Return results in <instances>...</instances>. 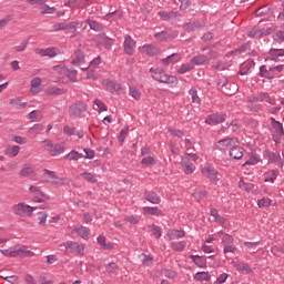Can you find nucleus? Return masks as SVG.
I'll use <instances>...</instances> for the list:
<instances>
[{"label":"nucleus","mask_w":284,"mask_h":284,"mask_svg":"<svg viewBox=\"0 0 284 284\" xmlns=\"http://www.w3.org/2000/svg\"><path fill=\"white\" fill-rule=\"evenodd\" d=\"M75 58L77 59L73 61V65H78L80 70H88V68H99V65L101 64L100 57L93 59L90 62V65L85 64V57H83V52L81 51H75Z\"/></svg>","instance_id":"1"},{"label":"nucleus","mask_w":284,"mask_h":284,"mask_svg":"<svg viewBox=\"0 0 284 284\" xmlns=\"http://www.w3.org/2000/svg\"><path fill=\"white\" fill-rule=\"evenodd\" d=\"M239 144V140L234 138H225L216 142L215 146L221 152H229L234 150V148Z\"/></svg>","instance_id":"2"},{"label":"nucleus","mask_w":284,"mask_h":284,"mask_svg":"<svg viewBox=\"0 0 284 284\" xmlns=\"http://www.w3.org/2000/svg\"><path fill=\"white\" fill-rule=\"evenodd\" d=\"M37 210L34 206H30L26 203H19L13 205V212L18 216H32V213Z\"/></svg>","instance_id":"3"},{"label":"nucleus","mask_w":284,"mask_h":284,"mask_svg":"<svg viewBox=\"0 0 284 284\" xmlns=\"http://www.w3.org/2000/svg\"><path fill=\"white\" fill-rule=\"evenodd\" d=\"M43 179L47 183H51V185H65V179L58 178L54 171H50L48 169L44 170Z\"/></svg>","instance_id":"4"},{"label":"nucleus","mask_w":284,"mask_h":284,"mask_svg":"<svg viewBox=\"0 0 284 284\" xmlns=\"http://www.w3.org/2000/svg\"><path fill=\"white\" fill-rule=\"evenodd\" d=\"M150 72H153V79L160 83H178L176 77L168 75L165 73L159 74V69L151 68Z\"/></svg>","instance_id":"5"},{"label":"nucleus","mask_w":284,"mask_h":284,"mask_svg":"<svg viewBox=\"0 0 284 284\" xmlns=\"http://www.w3.org/2000/svg\"><path fill=\"white\" fill-rule=\"evenodd\" d=\"M202 174L206 179H210V181H212V183H219V171H216V169H214V166H212V164H206L202 169Z\"/></svg>","instance_id":"6"},{"label":"nucleus","mask_w":284,"mask_h":284,"mask_svg":"<svg viewBox=\"0 0 284 284\" xmlns=\"http://www.w3.org/2000/svg\"><path fill=\"white\" fill-rule=\"evenodd\" d=\"M34 52L36 54H39V57H49V59H54V57H59V54H61V51L54 47L47 49L37 48L34 49Z\"/></svg>","instance_id":"7"},{"label":"nucleus","mask_w":284,"mask_h":284,"mask_svg":"<svg viewBox=\"0 0 284 284\" xmlns=\"http://www.w3.org/2000/svg\"><path fill=\"white\" fill-rule=\"evenodd\" d=\"M134 50H136V42L130 37H124V51L126 54H134Z\"/></svg>","instance_id":"8"},{"label":"nucleus","mask_w":284,"mask_h":284,"mask_svg":"<svg viewBox=\"0 0 284 284\" xmlns=\"http://www.w3.org/2000/svg\"><path fill=\"white\" fill-rule=\"evenodd\" d=\"M225 121V115L221 113H214L206 118L205 123L207 125H217V123H223Z\"/></svg>","instance_id":"9"},{"label":"nucleus","mask_w":284,"mask_h":284,"mask_svg":"<svg viewBox=\"0 0 284 284\" xmlns=\"http://www.w3.org/2000/svg\"><path fill=\"white\" fill-rule=\"evenodd\" d=\"M139 52L142 54H148L149 57H156V54H159V48L152 44H144L143 47L139 48Z\"/></svg>","instance_id":"10"},{"label":"nucleus","mask_w":284,"mask_h":284,"mask_svg":"<svg viewBox=\"0 0 284 284\" xmlns=\"http://www.w3.org/2000/svg\"><path fill=\"white\" fill-rule=\"evenodd\" d=\"M214 57H216V54L211 53L209 57L206 55H197L194 57L191 62L193 63V65H205V63H207L210 61V59H214Z\"/></svg>","instance_id":"11"},{"label":"nucleus","mask_w":284,"mask_h":284,"mask_svg":"<svg viewBox=\"0 0 284 284\" xmlns=\"http://www.w3.org/2000/svg\"><path fill=\"white\" fill-rule=\"evenodd\" d=\"M41 83H42V80L39 77H36L30 81L31 94H39L41 92Z\"/></svg>","instance_id":"12"},{"label":"nucleus","mask_w":284,"mask_h":284,"mask_svg":"<svg viewBox=\"0 0 284 284\" xmlns=\"http://www.w3.org/2000/svg\"><path fill=\"white\" fill-rule=\"evenodd\" d=\"M142 210L145 216H163V211H161L156 206H153V207L144 206Z\"/></svg>","instance_id":"13"},{"label":"nucleus","mask_w":284,"mask_h":284,"mask_svg":"<svg viewBox=\"0 0 284 284\" xmlns=\"http://www.w3.org/2000/svg\"><path fill=\"white\" fill-rule=\"evenodd\" d=\"M17 256H24L26 258H32V256H34V252L28 250V246L22 245L16 250V257Z\"/></svg>","instance_id":"14"},{"label":"nucleus","mask_w":284,"mask_h":284,"mask_svg":"<svg viewBox=\"0 0 284 284\" xmlns=\"http://www.w3.org/2000/svg\"><path fill=\"white\" fill-rule=\"evenodd\" d=\"M102 85L108 92H116V90H121V84L111 80H103Z\"/></svg>","instance_id":"15"},{"label":"nucleus","mask_w":284,"mask_h":284,"mask_svg":"<svg viewBox=\"0 0 284 284\" xmlns=\"http://www.w3.org/2000/svg\"><path fill=\"white\" fill-rule=\"evenodd\" d=\"M270 121L273 130L275 131L276 136H283L284 134L283 124L276 121V119L274 118H271Z\"/></svg>","instance_id":"16"},{"label":"nucleus","mask_w":284,"mask_h":284,"mask_svg":"<svg viewBox=\"0 0 284 284\" xmlns=\"http://www.w3.org/2000/svg\"><path fill=\"white\" fill-rule=\"evenodd\" d=\"M19 152H21V146L19 145L8 146L4 150L6 156H10L11 159H14V156H19Z\"/></svg>","instance_id":"17"},{"label":"nucleus","mask_w":284,"mask_h":284,"mask_svg":"<svg viewBox=\"0 0 284 284\" xmlns=\"http://www.w3.org/2000/svg\"><path fill=\"white\" fill-rule=\"evenodd\" d=\"M29 194H34V196H41L42 199H47V201H50V195H47L45 192H43L39 186H30Z\"/></svg>","instance_id":"18"},{"label":"nucleus","mask_w":284,"mask_h":284,"mask_svg":"<svg viewBox=\"0 0 284 284\" xmlns=\"http://www.w3.org/2000/svg\"><path fill=\"white\" fill-rule=\"evenodd\" d=\"M144 199H146L149 203H153V205H159V203H161V196H159L156 193L145 192Z\"/></svg>","instance_id":"19"},{"label":"nucleus","mask_w":284,"mask_h":284,"mask_svg":"<svg viewBox=\"0 0 284 284\" xmlns=\"http://www.w3.org/2000/svg\"><path fill=\"white\" fill-rule=\"evenodd\" d=\"M179 61H181V55L178 53H173V54L169 55L168 58L162 59L161 63H163L164 65H170V63L174 64V63H179Z\"/></svg>","instance_id":"20"},{"label":"nucleus","mask_w":284,"mask_h":284,"mask_svg":"<svg viewBox=\"0 0 284 284\" xmlns=\"http://www.w3.org/2000/svg\"><path fill=\"white\" fill-rule=\"evenodd\" d=\"M182 165L184 168L185 174H192L194 170H196V166H194V164L187 158L182 160Z\"/></svg>","instance_id":"21"},{"label":"nucleus","mask_w":284,"mask_h":284,"mask_svg":"<svg viewBox=\"0 0 284 284\" xmlns=\"http://www.w3.org/2000/svg\"><path fill=\"white\" fill-rule=\"evenodd\" d=\"M21 176H34L37 174V169L30 164H26L21 171H20Z\"/></svg>","instance_id":"22"},{"label":"nucleus","mask_w":284,"mask_h":284,"mask_svg":"<svg viewBox=\"0 0 284 284\" xmlns=\"http://www.w3.org/2000/svg\"><path fill=\"white\" fill-rule=\"evenodd\" d=\"M43 130V124H34L29 129V136H32V139H37V136H39V134H41Z\"/></svg>","instance_id":"23"},{"label":"nucleus","mask_w":284,"mask_h":284,"mask_svg":"<svg viewBox=\"0 0 284 284\" xmlns=\"http://www.w3.org/2000/svg\"><path fill=\"white\" fill-rule=\"evenodd\" d=\"M73 232H75L78 236H81V239H84L85 241L90 239V230H88L85 226L75 227Z\"/></svg>","instance_id":"24"},{"label":"nucleus","mask_w":284,"mask_h":284,"mask_svg":"<svg viewBox=\"0 0 284 284\" xmlns=\"http://www.w3.org/2000/svg\"><path fill=\"white\" fill-rule=\"evenodd\" d=\"M278 176V170H272L264 173V183H274Z\"/></svg>","instance_id":"25"},{"label":"nucleus","mask_w":284,"mask_h":284,"mask_svg":"<svg viewBox=\"0 0 284 284\" xmlns=\"http://www.w3.org/2000/svg\"><path fill=\"white\" fill-rule=\"evenodd\" d=\"M267 34H272V29H256V30H252L250 33H248V37H253V38H256V37H265Z\"/></svg>","instance_id":"26"},{"label":"nucleus","mask_w":284,"mask_h":284,"mask_svg":"<svg viewBox=\"0 0 284 284\" xmlns=\"http://www.w3.org/2000/svg\"><path fill=\"white\" fill-rule=\"evenodd\" d=\"M63 152H65L64 144H53L49 154H51V156H59V154H63Z\"/></svg>","instance_id":"27"},{"label":"nucleus","mask_w":284,"mask_h":284,"mask_svg":"<svg viewBox=\"0 0 284 284\" xmlns=\"http://www.w3.org/2000/svg\"><path fill=\"white\" fill-rule=\"evenodd\" d=\"M231 159H235V160H239V159H243V148H241V145H236L234 149H232L230 152H229Z\"/></svg>","instance_id":"28"},{"label":"nucleus","mask_w":284,"mask_h":284,"mask_svg":"<svg viewBox=\"0 0 284 284\" xmlns=\"http://www.w3.org/2000/svg\"><path fill=\"white\" fill-rule=\"evenodd\" d=\"M87 108L85 104L83 103H77L73 106V116H75L77 119H79V116H82L83 113L85 112Z\"/></svg>","instance_id":"29"},{"label":"nucleus","mask_w":284,"mask_h":284,"mask_svg":"<svg viewBox=\"0 0 284 284\" xmlns=\"http://www.w3.org/2000/svg\"><path fill=\"white\" fill-rule=\"evenodd\" d=\"M166 236H169L171 241L176 239H183V236H185V232L179 230H170L168 231Z\"/></svg>","instance_id":"30"},{"label":"nucleus","mask_w":284,"mask_h":284,"mask_svg":"<svg viewBox=\"0 0 284 284\" xmlns=\"http://www.w3.org/2000/svg\"><path fill=\"white\" fill-rule=\"evenodd\" d=\"M234 267L239 272H245L246 274H252V268L250 267V265L247 263L237 262V263H234Z\"/></svg>","instance_id":"31"},{"label":"nucleus","mask_w":284,"mask_h":284,"mask_svg":"<svg viewBox=\"0 0 284 284\" xmlns=\"http://www.w3.org/2000/svg\"><path fill=\"white\" fill-rule=\"evenodd\" d=\"M10 105H13V108H17V110H23L28 106V103L22 102L20 99L11 98L9 100Z\"/></svg>","instance_id":"32"},{"label":"nucleus","mask_w":284,"mask_h":284,"mask_svg":"<svg viewBox=\"0 0 284 284\" xmlns=\"http://www.w3.org/2000/svg\"><path fill=\"white\" fill-rule=\"evenodd\" d=\"M193 278L194 281L203 283V281H210V278H212V275H210L209 272H197Z\"/></svg>","instance_id":"33"},{"label":"nucleus","mask_w":284,"mask_h":284,"mask_svg":"<svg viewBox=\"0 0 284 284\" xmlns=\"http://www.w3.org/2000/svg\"><path fill=\"white\" fill-rule=\"evenodd\" d=\"M250 101L253 103H256V101H266V103L274 105V100H272L267 93H261L258 98H253Z\"/></svg>","instance_id":"34"},{"label":"nucleus","mask_w":284,"mask_h":284,"mask_svg":"<svg viewBox=\"0 0 284 284\" xmlns=\"http://www.w3.org/2000/svg\"><path fill=\"white\" fill-rule=\"evenodd\" d=\"M240 190H243L244 192H253L254 191V184L250 182H245V180H240L239 182Z\"/></svg>","instance_id":"35"},{"label":"nucleus","mask_w":284,"mask_h":284,"mask_svg":"<svg viewBox=\"0 0 284 284\" xmlns=\"http://www.w3.org/2000/svg\"><path fill=\"white\" fill-rule=\"evenodd\" d=\"M53 30L55 32H59V30H70L72 28L71 22H58L52 26Z\"/></svg>","instance_id":"36"},{"label":"nucleus","mask_w":284,"mask_h":284,"mask_svg":"<svg viewBox=\"0 0 284 284\" xmlns=\"http://www.w3.org/2000/svg\"><path fill=\"white\" fill-rule=\"evenodd\" d=\"M186 245H187V243L185 241L171 243V247H172V250H174V252H183V250H185Z\"/></svg>","instance_id":"37"},{"label":"nucleus","mask_w":284,"mask_h":284,"mask_svg":"<svg viewBox=\"0 0 284 284\" xmlns=\"http://www.w3.org/2000/svg\"><path fill=\"white\" fill-rule=\"evenodd\" d=\"M191 258L197 267H205V265L207 263V261H205V258H203L202 256H199V255H191Z\"/></svg>","instance_id":"38"},{"label":"nucleus","mask_w":284,"mask_h":284,"mask_svg":"<svg viewBox=\"0 0 284 284\" xmlns=\"http://www.w3.org/2000/svg\"><path fill=\"white\" fill-rule=\"evenodd\" d=\"M190 70H194V63L191 61L186 64H182L179 69H178V73L179 74H185V72H190Z\"/></svg>","instance_id":"39"},{"label":"nucleus","mask_w":284,"mask_h":284,"mask_svg":"<svg viewBox=\"0 0 284 284\" xmlns=\"http://www.w3.org/2000/svg\"><path fill=\"white\" fill-rule=\"evenodd\" d=\"M211 216H213L215 223H219L220 225L225 224V219L219 215V210L212 209Z\"/></svg>","instance_id":"40"},{"label":"nucleus","mask_w":284,"mask_h":284,"mask_svg":"<svg viewBox=\"0 0 284 284\" xmlns=\"http://www.w3.org/2000/svg\"><path fill=\"white\" fill-rule=\"evenodd\" d=\"M40 12L41 14H54L57 12V8L50 7L48 4L40 6Z\"/></svg>","instance_id":"41"},{"label":"nucleus","mask_w":284,"mask_h":284,"mask_svg":"<svg viewBox=\"0 0 284 284\" xmlns=\"http://www.w3.org/2000/svg\"><path fill=\"white\" fill-rule=\"evenodd\" d=\"M149 230L153 234V236H155V239H161L163 231L161 230L160 226L152 224V225H149Z\"/></svg>","instance_id":"42"},{"label":"nucleus","mask_w":284,"mask_h":284,"mask_svg":"<svg viewBox=\"0 0 284 284\" xmlns=\"http://www.w3.org/2000/svg\"><path fill=\"white\" fill-rule=\"evenodd\" d=\"M63 93H65V90L59 89L57 87H49L45 90V94H48V97H52V94H63Z\"/></svg>","instance_id":"43"},{"label":"nucleus","mask_w":284,"mask_h":284,"mask_svg":"<svg viewBox=\"0 0 284 284\" xmlns=\"http://www.w3.org/2000/svg\"><path fill=\"white\" fill-rule=\"evenodd\" d=\"M39 116H41V111L33 110L27 115V119L28 121H31V123H34V121L39 120Z\"/></svg>","instance_id":"44"},{"label":"nucleus","mask_w":284,"mask_h":284,"mask_svg":"<svg viewBox=\"0 0 284 284\" xmlns=\"http://www.w3.org/2000/svg\"><path fill=\"white\" fill-rule=\"evenodd\" d=\"M0 253L2 254V256H7L8 258L17 257V250L4 248V250H0Z\"/></svg>","instance_id":"45"},{"label":"nucleus","mask_w":284,"mask_h":284,"mask_svg":"<svg viewBox=\"0 0 284 284\" xmlns=\"http://www.w3.org/2000/svg\"><path fill=\"white\" fill-rule=\"evenodd\" d=\"M98 243H99V245H101V247H103V250H113L114 248V245L105 243V236H103V235H100L98 237Z\"/></svg>","instance_id":"46"},{"label":"nucleus","mask_w":284,"mask_h":284,"mask_svg":"<svg viewBox=\"0 0 284 284\" xmlns=\"http://www.w3.org/2000/svg\"><path fill=\"white\" fill-rule=\"evenodd\" d=\"M81 176L82 179H84V181H88L89 183H97L98 181L97 175L92 173L84 172L81 174Z\"/></svg>","instance_id":"47"},{"label":"nucleus","mask_w":284,"mask_h":284,"mask_svg":"<svg viewBox=\"0 0 284 284\" xmlns=\"http://www.w3.org/2000/svg\"><path fill=\"white\" fill-rule=\"evenodd\" d=\"M272 205V200L270 197H262L257 200L258 207H270Z\"/></svg>","instance_id":"48"},{"label":"nucleus","mask_w":284,"mask_h":284,"mask_svg":"<svg viewBox=\"0 0 284 284\" xmlns=\"http://www.w3.org/2000/svg\"><path fill=\"white\" fill-rule=\"evenodd\" d=\"M219 236L222 239L223 243H226V245H230L231 243H234V237L226 233H219Z\"/></svg>","instance_id":"49"},{"label":"nucleus","mask_w":284,"mask_h":284,"mask_svg":"<svg viewBox=\"0 0 284 284\" xmlns=\"http://www.w3.org/2000/svg\"><path fill=\"white\" fill-rule=\"evenodd\" d=\"M12 22V16H6L4 18L0 19V30L3 28H8Z\"/></svg>","instance_id":"50"},{"label":"nucleus","mask_w":284,"mask_h":284,"mask_svg":"<svg viewBox=\"0 0 284 284\" xmlns=\"http://www.w3.org/2000/svg\"><path fill=\"white\" fill-rule=\"evenodd\" d=\"M105 270L109 274H116V272H119V266L116 263L111 262L105 266Z\"/></svg>","instance_id":"51"},{"label":"nucleus","mask_w":284,"mask_h":284,"mask_svg":"<svg viewBox=\"0 0 284 284\" xmlns=\"http://www.w3.org/2000/svg\"><path fill=\"white\" fill-rule=\"evenodd\" d=\"M54 72H58V74H70V71L65 68L63 64H59L53 67Z\"/></svg>","instance_id":"52"},{"label":"nucleus","mask_w":284,"mask_h":284,"mask_svg":"<svg viewBox=\"0 0 284 284\" xmlns=\"http://www.w3.org/2000/svg\"><path fill=\"white\" fill-rule=\"evenodd\" d=\"M94 105L97 106L95 110H98V112L108 111V106H105V103H103L101 100H94Z\"/></svg>","instance_id":"53"},{"label":"nucleus","mask_w":284,"mask_h":284,"mask_svg":"<svg viewBox=\"0 0 284 284\" xmlns=\"http://www.w3.org/2000/svg\"><path fill=\"white\" fill-rule=\"evenodd\" d=\"M37 216H38L39 225L45 226V223L48 221V214L45 212H39Z\"/></svg>","instance_id":"54"},{"label":"nucleus","mask_w":284,"mask_h":284,"mask_svg":"<svg viewBox=\"0 0 284 284\" xmlns=\"http://www.w3.org/2000/svg\"><path fill=\"white\" fill-rule=\"evenodd\" d=\"M154 37L159 41H170V34L168 32H165V31L155 33Z\"/></svg>","instance_id":"55"},{"label":"nucleus","mask_w":284,"mask_h":284,"mask_svg":"<svg viewBox=\"0 0 284 284\" xmlns=\"http://www.w3.org/2000/svg\"><path fill=\"white\" fill-rule=\"evenodd\" d=\"M158 14L160 19H162V21H170V19L174 17L173 12H166V11H160Z\"/></svg>","instance_id":"56"},{"label":"nucleus","mask_w":284,"mask_h":284,"mask_svg":"<svg viewBox=\"0 0 284 284\" xmlns=\"http://www.w3.org/2000/svg\"><path fill=\"white\" fill-rule=\"evenodd\" d=\"M130 95L132 97V99H135L136 101H139V99H141V91L139 89H136L135 87H131Z\"/></svg>","instance_id":"57"},{"label":"nucleus","mask_w":284,"mask_h":284,"mask_svg":"<svg viewBox=\"0 0 284 284\" xmlns=\"http://www.w3.org/2000/svg\"><path fill=\"white\" fill-rule=\"evenodd\" d=\"M272 61H276L277 57H283V50L281 49H272L270 51Z\"/></svg>","instance_id":"58"},{"label":"nucleus","mask_w":284,"mask_h":284,"mask_svg":"<svg viewBox=\"0 0 284 284\" xmlns=\"http://www.w3.org/2000/svg\"><path fill=\"white\" fill-rule=\"evenodd\" d=\"M189 93L192 97V101L194 103H201V98H199V92L195 89H191Z\"/></svg>","instance_id":"59"},{"label":"nucleus","mask_w":284,"mask_h":284,"mask_svg":"<svg viewBox=\"0 0 284 284\" xmlns=\"http://www.w3.org/2000/svg\"><path fill=\"white\" fill-rule=\"evenodd\" d=\"M168 131L170 132V134H172V136H178V139H181V138L185 136V133L181 130L169 128Z\"/></svg>","instance_id":"60"},{"label":"nucleus","mask_w":284,"mask_h":284,"mask_svg":"<svg viewBox=\"0 0 284 284\" xmlns=\"http://www.w3.org/2000/svg\"><path fill=\"white\" fill-rule=\"evenodd\" d=\"M84 251L85 246H83V244L73 243V252H75V254H83Z\"/></svg>","instance_id":"61"},{"label":"nucleus","mask_w":284,"mask_h":284,"mask_svg":"<svg viewBox=\"0 0 284 284\" xmlns=\"http://www.w3.org/2000/svg\"><path fill=\"white\" fill-rule=\"evenodd\" d=\"M41 145H42V148H43V150H47V152H51V150H52V141L51 140H44V141H42L41 142Z\"/></svg>","instance_id":"62"},{"label":"nucleus","mask_w":284,"mask_h":284,"mask_svg":"<svg viewBox=\"0 0 284 284\" xmlns=\"http://www.w3.org/2000/svg\"><path fill=\"white\" fill-rule=\"evenodd\" d=\"M142 165H155L156 161L152 156H146L141 161Z\"/></svg>","instance_id":"63"},{"label":"nucleus","mask_w":284,"mask_h":284,"mask_svg":"<svg viewBox=\"0 0 284 284\" xmlns=\"http://www.w3.org/2000/svg\"><path fill=\"white\" fill-rule=\"evenodd\" d=\"M230 278V275L227 273H222L215 281V284H223L225 281Z\"/></svg>","instance_id":"64"}]
</instances>
